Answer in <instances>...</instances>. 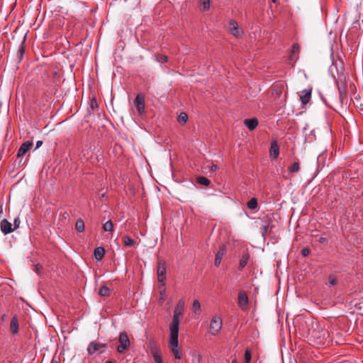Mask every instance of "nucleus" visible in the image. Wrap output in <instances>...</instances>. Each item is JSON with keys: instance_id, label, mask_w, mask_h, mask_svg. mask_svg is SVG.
I'll list each match as a JSON object with an SVG mask.
<instances>
[{"instance_id": "18", "label": "nucleus", "mask_w": 363, "mask_h": 363, "mask_svg": "<svg viewBox=\"0 0 363 363\" xmlns=\"http://www.w3.org/2000/svg\"><path fill=\"white\" fill-rule=\"evenodd\" d=\"M94 257L97 261L102 259L105 255V250L102 247H98L94 250Z\"/></svg>"}, {"instance_id": "26", "label": "nucleus", "mask_w": 363, "mask_h": 363, "mask_svg": "<svg viewBox=\"0 0 363 363\" xmlns=\"http://www.w3.org/2000/svg\"><path fill=\"white\" fill-rule=\"evenodd\" d=\"M196 181L198 184L203 186H208L211 183L210 180L204 177H197Z\"/></svg>"}, {"instance_id": "21", "label": "nucleus", "mask_w": 363, "mask_h": 363, "mask_svg": "<svg viewBox=\"0 0 363 363\" xmlns=\"http://www.w3.org/2000/svg\"><path fill=\"white\" fill-rule=\"evenodd\" d=\"M225 253V250L223 248H220L218 251V252L216 255V257H215V265L218 266L220 264L222 257Z\"/></svg>"}, {"instance_id": "14", "label": "nucleus", "mask_w": 363, "mask_h": 363, "mask_svg": "<svg viewBox=\"0 0 363 363\" xmlns=\"http://www.w3.org/2000/svg\"><path fill=\"white\" fill-rule=\"evenodd\" d=\"M33 146V143L30 141H26L23 143L19 147L17 153V157H23L25 155L30 148Z\"/></svg>"}, {"instance_id": "24", "label": "nucleus", "mask_w": 363, "mask_h": 363, "mask_svg": "<svg viewBox=\"0 0 363 363\" xmlns=\"http://www.w3.org/2000/svg\"><path fill=\"white\" fill-rule=\"evenodd\" d=\"M75 229L79 233L84 230V223L82 219L79 218L76 221Z\"/></svg>"}, {"instance_id": "32", "label": "nucleus", "mask_w": 363, "mask_h": 363, "mask_svg": "<svg viewBox=\"0 0 363 363\" xmlns=\"http://www.w3.org/2000/svg\"><path fill=\"white\" fill-rule=\"evenodd\" d=\"M23 43H24V41L22 42V43L21 44L20 47L18 50V52H17V55H18L19 60H21L23 59V54L25 52Z\"/></svg>"}, {"instance_id": "35", "label": "nucleus", "mask_w": 363, "mask_h": 363, "mask_svg": "<svg viewBox=\"0 0 363 363\" xmlns=\"http://www.w3.org/2000/svg\"><path fill=\"white\" fill-rule=\"evenodd\" d=\"M162 288L160 287V302L162 303L165 299V295H166V289L164 286H162Z\"/></svg>"}, {"instance_id": "11", "label": "nucleus", "mask_w": 363, "mask_h": 363, "mask_svg": "<svg viewBox=\"0 0 363 363\" xmlns=\"http://www.w3.org/2000/svg\"><path fill=\"white\" fill-rule=\"evenodd\" d=\"M0 228L1 232L4 235L9 234L14 231V228H12V224L9 221H8L6 219H4L0 223Z\"/></svg>"}, {"instance_id": "22", "label": "nucleus", "mask_w": 363, "mask_h": 363, "mask_svg": "<svg viewBox=\"0 0 363 363\" xmlns=\"http://www.w3.org/2000/svg\"><path fill=\"white\" fill-rule=\"evenodd\" d=\"M258 203L256 198H252L247 203V206L249 209L255 210L257 208Z\"/></svg>"}, {"instance_id": "19", "label": "nucleus", "mask_w": 363, "mask_h": 363, "mask_svg": "<svg viewBox=\"0 0 363 363\" xmlns=\"http://www.w3.org/2000/svg\"><path fill=\"white\" fill-rule=\"evenodd\" d=\"M250 259V255L248 252H245L242 255L240 262H239V269L242 270L247 264Z\"/></svg>"}, {"instance_id": "41", "label": "nucleus", "mask_w": 363, "mask_h": 363, "mask_svg": "<svg viewBox=\"0 0 363 363\" xmlns=\"http://www.w3.org/2000/svg\"><path fill=\"white\" fill-rule=\"evenodd\" d=\"M211 169L213 172H216L218 169V167L217 165H216V164H212L211 167Z\"/></svg>"}, {"instance_id": "2", "label": "nucleus", "mask_w": 363, "mask_h": 363, "mask_svg": "<svg viewBox=\"0 0 363 363\" xmlns=\"http://www.w3.org/2000/svg\"><path fill=\"white\" fill-rule=\"evenodd\" d=\"M178 335L179 331L170 330L169 344L171 350L174 354V357L176 359H180L182 357V354L179 349Z\"/></svg>"}, {"instance_id": "36", "label": "nucleus", "mask_w": 363, "mask_h": 363, "mask_svg": "<svg viewBox=\"0 0 363 363\" xmlns=\"http://www.w3.org/2000/svg\"><path fill=\"white\" fill-rule=\"evenodd\" d=\"M155 363H163L162 354L152 356Z\"/></svg>"}, {"instance_id": "37", "label": "nucleus", "mask_w": 363, "mask_h": 363, "mask_svg": "<svg viewBox=\"0 0 363 363\" xmlns=\"http://www.w3.org/2000/svg\"><path fill=\"white\" fill-rule=\"evenodd\" d=\"M328 279H329V283L331 285L334 286L337 284V279L334 276H333V275L329 276Z\"/></svg>"}, {"instance_id": "13", "label": "nucleus", "mask_w": 363, "mask_h": 363, "mask_svg": "<svg viewBox=\"0 0 363 363\" xmlns=\"http://www.w3.org/2000/svg\"><path fill=\"white\" fill-rule=\"evenodd\" d=\"M148 345L152 356L162 354L160 346L156 340L154 339H150Z\"/></svg>"}, {"instance_id": "49", "label": "nucleus", "mask_w": 363, "mask_h": 363, "mask_svg": "<svg viewBox=\"0 0 363 363\" xmlns=\"http://www.w3.org/2000/svg\"><path fill=\"white\" fill-rule=\"evenodd\" d=\"M106 363H113V362L109 361V362H107Z\"/></svg>"}, {"instance_id": "28", "label": "nucleus", "mask_w": 363, "mask_h": 363, "mask_svg": "<svg viewBox=\"0 0 363 363\" xmlns=\"http://www.w3.org/2000/svg\"><path fill=\"white\" fill-rule=\"evenodd\" d=\"M123 242L124 245L128 247H132L135 244V240L130 238V237L125 235L123 237Z\"/></svg>"}, {"instance_id": "9", "label": "nucleus", "mask_w": 363, "mask_h": 363, "mask_svg": "<svg viewBox=\"0 0 363 363\" xmlns=\"http://www.w3.org/2000/svg\"><path fill=\"white\" fill-rule=\"evenodd\" d=\"M106 347V344L96 342H91L87 347V352L89 354H94L96 352H99L100 353L103 351H101V349H104Z\"/></svg>"}, {"instance_id": "4", "label": "nucleus", "mask_w": 363, "mask_h": 363, "mask_svg": "<svg viewBox=\"0 0 363 363\" xmlns=\"http://www.w3.org/2000/svg\"><path fill=\"white\" fill-rule=\"evenodd\" d=\"M157 274L158 281L162 284V286H165L164 281L166 279V266L164 261L162 259H159L157 261Z\"/></svg>"}, {"instance_id": "15", "label": "nucleus", "mask_w": 363, "mask_h": 363, "mask_svg": "<svg viewBox=\"0 0 363 363\" xmlns=\"http://www.w3.org/2000/svg\"><path fill=\"white\" fill-rule=\"evenodd\" d=\"M243 123L250 130H254L258 125V120L256 118L245 119Z\"/></svg>"}, {"instance_id": "38", "label": "nucleus", "mask_w": 363, "mask_h": 363, "mask_svg": "<svg viewBox=\"0 0 363 363\" xmlns=\"http://www.w3.org/2000/svg\"><path fill=\"white\" fill-rule=\"evenodd\" d=\"M21 223L20 219L18 218H16L14 219L13 225H14V230L18 228L19 227V225Z\"/></svg>"}, {"instance_id": "16", "label": "nucleus", "mask_w": 363, "mask_h": 363, "mask_svg": "<svg viewBox=\"0 0 363 363\" xmlns=\"http://www.w3.org/2000/svg\"><path fill=\"white\" fill-rule=\"evenodd\" d=\"M10 329L12 334H17L18 332V320L16 316H13L11 318L10 323Z\"/></svg>"}, {"instance_id": "12", "label": "nucleus", "mask_w": 363, "mask_h": 363, "mask_svg": "<svg viewBox=\"0 0 363 363\" xmlns=\"http://www.w3.org/2000/svg\"><path fill=\"white\" fill-rule=\"evenodd\" d=\"M312 88L308 87L301 91L300 99L303 105L309 102L311 98Z\"/></svg>"}, {"instance_id": "42", "label": "nucleus", "mask_w": 363, "mask_h": 363, "mask_svg": "<svg viewBox=\"0 0 363 363\" xmlns=\"http://www.w3.org/2000/svg\"><path fill=\"white\" fill-rule=\"evenodd\" d=\"M319 242H320V243H327V242H328V239H327L326 238H323V237H322V238H320L319 239Z\"/></svg>"}, {"instance_id": "43", "label": "nucleus", "mask_w": 363, "mask_h": 363, "mask_svg": "<svg viewBox=\"0 0 363 363\" xmlns=\"http://www.w3.org/2000/svg\"><path fill=\"white\" fill-rule=\"evenodd\" d=\"M267 230H268V226L267 225H264L262 227V234H266L267 233Z\"/></svg>"}, {"instance_id": "25", "label": "nucleus", "mask_w": 363, "mask_h": 363, "mask_svg": "<svg viewBox=\"0 0 363 363\" xmlns=\"http://www.w3.org/2000/svg\"><path fill=\"white\" fill-rule=\"evenodd\" d=\"M99 294L101 296H108L111 294V290L106 286H103L100 288Z\"/></svg>"}, {"instance_id": "48", "label": "nucleus", "mask_w": 363, "mask_h": 363, "mask_svg": "<svg viewBox=\"0 0 363 363\" xmlns=\"http://www.w3.org/2000/svg\"><path fill=\"white\" fill-rule=\"evenodd\" d=\"M2 211V206H0V212Z\"/></svg>"}, {"instance_id": "40", "label": "nucleus", "mask_w": 363, "mask_h": 363, "mask_svg": "<svg viewBox=\"0 0 363 363\" xmlns=\"http://www.w3.org/2000/svg\"><path fill=\"white\" fill-rule=\"evenodd\" d=\"M42 269H43V267H42V265H40V264H37V265L35 266V272H36L37 273H39Z\"/></svg>"}, {"instance_id": "30", "label": "nucleus", "mask_w": 363, "mask_h": 363, "mask_svg": "<svg viewBox=\"0 0 363 363\" xmlns=\"http://www.w3.org/2000/svg\"><path fill=\"white\" fill-rule=\"evenodd\" d=\"M188 120V116L186 113H181L178 116V122L182 124H184L186 123Z\"/></svg>"}, {"instance_id": "44", "label": "nucleus", "mask_w": 363, "mask_h": 363, "mask_svg": "<svg viewBox=\"0 0 363 363\" xmlns=\"http://www.w3.org/2000/svg\"><path fill=\"white\" fill-rule=\"evenodd\" d=\"M42 144H43V141H41V140L37 141L35 149L40 147L42 145Z\"/></svg>"}, {"instance_id": "27", "label": "nucleus", "mask_w": 363, "mask_h": 363, "mask_svg": "<svg viewBox=\"0 0 363 363\" xmlns=\"http://www.w3.org/2000/svg\"><path fill=\"white\" fill-rule=\"evenodd\" d=\"M103 229H104V230H105L106 232L112 233L113 231V225L111 220L106 221L103 225Z\"/></svg>"}, {"instance_id": "39", "label": "nucleus", "mask_w": 363, "mask_h": 363, "mask_svg": "<svg viewBox=\"0 0 363 363\" xmlns=\"http://www.w3.org/2000/svg\"><path fill=\"white\" fill-rule=\"evenodd\" d=\"M310 253V250L308 248H303L301 250V254L302 255L306 257L309 255Z\"/></svg>"}, {"instance_id": "6", "label": "nucleus", "mask_w": 363, "mask_h": 363, "mask_svg": "<svg viewBox=\"0 0 363 363\" xmlns=\"http://www.w3.org/2000/svg\"><path fill=\"white\" fill-rule=\"evenodd\" d=\"M249 299L247 293L245 291H240L238 297V305L242 311L247 310Z\"/></svg>"}, {"instance_id": "45", "label": "nucleus", "mask_w": 363, "mask_h": 363, "mask_svg": "<svg viewBox=\"0 0 363 363\" xmlns=\"http://www.w3.org/2000/svg\"><path fill=\"white\" fill-rule=\"evenodd\" d=\"M50 363H60L59 360H57L55 358H53Z\"/></svg>"}, {"instance_id": "29", "label": "nucleus", "mask_w": 363, "mask_h": 363, "mask_svg": "<svg viewBox=\"0 0 363 363\" xmlns=\"http://www.w3.org/2000/svg\"><path fill=\"white\" fill-rule=\"evenodd\" d=\"M299 170H300V164L298 162H296L293 163V164L289 167V171L291 173H296V172H298Z\"/></svg>"}, {"instance_id": "47", "label": "nucleus", "mask_w": 363, "mask_h": 363, "mask_svg": "<svg viewBox=\"0 0 363 363\" xmlns=\"http://www.w3.org/2000/svg\"><path fill=\"white\" fill-rule=\"evenodd\" d=\"M272 3L277 4L278 0H271Z\"/></svg>"}, {"instance_id": "8", "label": "nucleus", "mask_w": 363, "mask_h": 363, "mask_svg": "<svg viewBox=\"0 0 363 363\" xmlns=\"http://www.w3.org/2000/svg\"><path fill=\"white\" fill-rule=\"evenodd\" d=\"M338 91H339V97L340 101L342 104L345 101L347 103V90L345 86V83L342 81L341 79H338L337 81Z\"/></svg>"}, {"instance_id": "20", "label": "nucleus", "mask_w": 363, "mask_h": 363, "mask_svg": "<svg viewBox=\"0 0 363 363\" xmlns=\"http://www.w3.org/2000/svg\"><path fill=\"white\" fill-rule=\"evenodd\" d=\"M300 51V47L298 43H295L293 45L291 54L289 56L290 61H296L298 58V56H295V54H298Z\"/></svg>"}, {"instance_id": "7", "label": "nucleus", "mask_w": 363, "mask_h": 363, "mask_svg": "<svg viewBox=\"0 0 363 363\" xmlns=\"http://www.w3.org/2000/svg\"><path fill=\"white\" fill-rule=\"evenodd\" d=\"M134 106H135L139 114H143L145 113V96L143 94H138L134 100Z\"/></svg>"}, {"instance_id": "34", "label": "nucleus", "mask_w": 363, "mask_h": 363, "mask_svg": "<svg viewBox=\"0 0 363 363\" xmlns=\"http://www.w3.org/2000/svg\"><path fill=\"white\" fill-rule=\"evenodd\" d=\"M156 60L161 63V64H163L164 62H168V57L167 55H157L156 56Z\"/></svg>"}, {"instance_id": "5", "label": "nucleus", "mask_w": 363, "mask_h": 363, "mask_svg": "<svg viewBox=\"0 0 363 363\" xmlns=\"http://www.w3.org/2000/svg\"><path fill=\"white\" fill-rule=\"evenodd\" d=\"M120 345L117 347V351L119 353H123L127 350L130 345V340L128 335L125 333H121L118 338Z\"/></svg>"}, {"instance_id": "10", "label": "nucleus", "mask_w": 363, "mask_h": 363, "mask_svg": "<svg viewBox=\"0 0 363 363\" xmlns=\"http://www.w3.org/2000/svg\"><path fill=\"white\" fill-rule=\"evenodd\" d=\"M228 29H229L230 33L233 35H234L235 38H240L243 34V32L239 28L238 23L234 20H231L229 22V28Z\"/></svg>"}, {"instance_id": "3", "label": "nucleus", "mask_w": 363, "mask_h": 363, "mask_svg": "<svg viewBox=\"0 0 363 363\" xmlns=\"http://www.w3.org/2000/svg\"><path fill=\"white\" fill-rule=\"evenodd\" d=\"M222 325L221 318L218 315L213 316L210 323V333L214 336L217 335L220 333Z\"/></svg>"}, {"instance_id": "33", "label": "nucleus", "mask_w": 363, "mask_h": 363, "mask_svg": "<svg viewBox=\"0 0 363 363\" xmlns=\"http://www.w3.org/2000/svg\"><path fill=\"white\" fill-rule=\"evenodd\" d=\"M252 359L251 352L249 349H247L245 352L244 355V363H250Z\"/></svg>"}, {"instance_id": "17", "label": "nucleus", "mask_w": 363, "mask_h": 363, "mask_svg": "<svg viewBox=\"0 0 363 363\" xmlns=\"http://www.w3.org/2000/svg\"><path fill=\"white\" fill-rule=\"evenodd\" d=\"M279 154V146L276 141H273L271 143L270 147V155L273 158L276 159L278 157Z\"/></svg>"}, {"instance_id": "23", "label": "nucleus", "mask_w": 363, "mask_h": 363, "mask_svg": "<svg viewBox=\"0 0 363 363\" xmlns=\"http://www.w3.org/2000/svg\"><path fill=\"white\" fill-rule=\"evenodd\" d=\"M210 0H201L199 7L201 11H207L210 8Z\"/></svg>"}, {"instance_id": "1", "label": "nucleus", "mask_w": 363, "mask_h": 363, "mask_svg": "<svg viewBox=\"0 0 363 363\" xmlns=\"http://www.w3.org/2000/svg\"><path fill=\"white\" fill-rule=\"evenodd\" d=\"M184 306L185 300L184 298L179 299L174 310L172 322L169 325V330L179 331L180 319L183 316Z\"/></svg>"}, {"instance_id": "31", "label": "nucleus", "mask_w": 363, "mask_h": 363, "mask_svg": "<svg viewBox=\"0 0 363 363\" xmlns=\"http://www.w3.org/2000/svg\"><path fill=\"white\" fill-rule=\"evenodd\" d=\"M192 310L195 313H199L201 311V304L198 300H195L192 304Z\"/></svg>"}, {"instance_id": "46", "label": "nucleus", "mask_w": 363, "mask_h": 363, "mask_svg": "<svg viewBox=\"0 0 363 363\" xmlns=\"http://www.w3.org/2000/svg\"><path fill=\"white\" fill-rule=\"evenodd\" d=\"M231 363H238L236 359H233Z\"/></svg>"}]
</instances>
